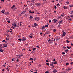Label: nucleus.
<instances>
[{"instance_id":"f257e3e1","label":"nucleus","mask_w":73,"mask_h":73,"mask_svg":"<svg viewBox=\"0 0 73 73\" xmlns=\"http://www.w3.org/2000/svg\"><path fill=\"white\" fill-rule=\"evenodd\" d=\"M12 25L13 27H17V25L16 23H13Z\"/></svg>"},{"instance_id":"f03ea898","label":"nucleus","mask_w":73,"mask_h":73,"mask_svg":"<svg viewBox=\"0 0 73 73\" xmlns=\"http://www.w3.org/2000/svg\"><path fill=\"white\" fill-rule=\"evenodd\" d=\"M63 34L61 35L62 36V37H63V36H65V35H66V33L64 31H63Z\"/></svg>"},{"instance_id":"7ed1b4c3","label":"nucleus","mask_w":73,"mask_h":73,"mask_svg":"<svg viewBox=\"0 0 73 73\" xmlns=\"http://www.w3.org/2000/svg\"><path fill=\"white\" fill-rule=\"evenodd\" d=\"M35 20H37V21H39L40 20V17H36L35 19Z\"/></svg>"},{"instance_id":"20e7f679","label":"nucleus","mask_w":73,"mask_h":73,"mask_svg":"<svg viewBox=\"0 0 73 73\" xmlns=\"http://www.w3.org/2000/svg\"><path fill=\"white\" fill-rule=\"evenodd\" d=\"M33 33H31L30 34L29 37L31 38H32L33 37Z\"/></svg>"},{"instance_id":"39448f33","label":"nucleus","mask_w":73,"mask_h":73,"mask_svg":"<svg viewBox=\"0 0 73 73\" xmlns=\"http://www.w3.org/2000/svg\"><path fill=\"white\" fill-rule=\"evenodd\" d=\"M35 5H37L38 6H40L41 5V3H36L35 4Z\"/></svg>"},{"instance_id":"423d86ee","label":"nucleus","mask_w":73,"mask_h":73,"mask_svg":"<svg viewBox=\"0 0 73 73\" xmlns=\"http://www.w3.org/2000/svg\"><path fill=\"white\" fill-rule=\"evenodd\" d=\"M27 40V38H25L23 37L22 39V41H25Z\"/></svg>"},{"instance_id":"0eeeda50","label":"nucleus","mask_w":73,"mask_h":73,"mask_svg":"<svg viewBox=\"0 0 73 73\" xmlns=\"http://www.w3.org/2000/svg\"><path fill=\"white\" fill-rule=\"evenodd\" d=\"M63 8L65 9H66L68 8V7L66 6H64L63 7Z\"/></svg>"},{"instance_id":"6e6552de","label":"nucleus","mask_w":73,"mask_h":73,"mask_svg":"<svg viewBox=\"0 0 73 73\" xmlns=\"http://www.w3.org/2000/svg\"><path fill=\"white\" fill-rule=\"evenodd\" d=\"M3 45L5 46H3V47H2V48H4L5 47H7V44H3Z\"/></svg>"},{"instance_id":"1a4fd4ad","label":"nucleus","mask_w":73,"mask_h":73,"mask_svg":"<svg viewBox=\"0 0 73 73\" xmlns=\"http://www.w3.org/2000/svg\"><path fill=\"white\" fill-rule=\"evenodd\" d=\"M17 58H20L21 57V56L20 55H17L16 56Z\"/></svg>"},{"instance_id":"9d476101","label":"nucleus","mask_w":73,"mask_h":73,"mask_svg":"<svg viewBox=\"0 0 73 73\" xmlns=\"http://www.w3.org/2000/svg\"><path fill=\"white\" fill-rule=\"evenodd\" d=\"M72 18H70L68 19V21H72Z\"/></svg>"},{"instance_id":"9b49d317","label":"nucleus","mask_w":73,"mask_h":73,"mask_svg":"<svg viewBox=\"0 0 73 73\" xmlns=\"http://www.w3.org/2000/svg\"><path fill=\"white\" fill-rule=\"evenodd\" d=\"M58 23H59V24H62V21H61L59 22H58Z\"/></svg>"},{"instance_id":"f8f14e48","label":"nucleus","mask_w":73,"mask_h":73,"mask_svg":"<svg viewBox=\"0 0 73 73\" xmlns=\"http://www.w3.org/2000/svg\"><path fill=\"white\" fill-rule=\"evenodd\" d=\"M53 72H54V73L55 72H57V70L56 69H54Z\"/></svg>"},{"instance_id":"ddd939ff","label":"nucleus","mask_w":73,"mask_h":73,"mask_svg":"<svg viewBox=\"0 0 73 73\" xmlns=\"http://www.w3.org/2000/svg\"><path fill=\"white\" fill-rule=\"evenodd\" d=\"M65 52L66 53H67L69 52V50L68 49H67L66 50H65Z\"/></svg>"},{"instance_id":"4468645a","label":"nucleus","mask_w":73,"mask_h":73,"mask_svg":"<svg viewBox=\"0 0 73 73\" xmlns=\"http://www.w3.org/2000/svg\"><path fill=\"white\" fill-rule=\"evenodd\" d=\"M60 18H61V16H59L57 18L58 20Z\"/></svg>"},{"instance_id":"2eb2a0df","label":"nucleus","mask_w":73,"mask_h":73,"mask_svg":"<svg viewBox=\"0 0 73 73\" xmlns=\"http://www.w3.org/2000/svg\"><path fill=\"white\" fill-rule=\"evenodd\" d=\"M5 12V10H3L1 11V12H2V13H4Z\"/></svg>"},{"instance_id":"dca6fc26","label":"nucleus","mask_w":73,"mask_h":73,"mask_svg":"<svg viewBox=\"0 0 73 73\" xmlns=\"http://www.w3.org/2000/svg\"><path fill=\"white\" fill-rule=\"evenodd\" d=\"M34 26L35 27H37V25H38L36 23H34Z\"/></svg>"},{"instance_id":"f3484780","label":"nucleus","mask_w":73,"mask_h":73,"mask_svg":"<svg viewBox=\"0 0 73 73\" xmlns=\"http://www.w3.org/2000/svg\"><path fill=\"white\" fill-rule=\"evenodd\" d=\"M53 21H54V22H56L57 21V20H56V19H53Z\"/></svg>"},{"instance_id":"a211bd4d","label":"nucleus","mask_w":73,"mask_h":73,"mask_svg":"<svg viewBox=\"0 0 73 73\" xmlns=\"http://www.w3.org/2000/svg\"><path fill=\"white\" fill-rule=\"evenodd\" d=\"M67 48H68V49H70V48H71V46L69 47L68 46H67Z\"/></svg>"},{"instance_id":"6ab92c4d","label":"nucleus","mask_w":73,"mask_h":73,"mask_svg":"<svg viewBox=\"0 0 73 73\" xmlns=\"http://www.w3.org/2000/svg\"><path fill=\"white\" fill-rule=\"evenodd\" d=\"M33 19V17L31 16L30 17V19Z\"/></svg>"},{"instance_id":"aec40b11","label":"nucleus","mask_w":73,"mask_h":73,"mask_svg":"<svg viewBox=\"0 0 73 73\" xmlns=\"http://www.w3.org/2000/svg\"><path fill=\"white\" fill-rule=\"evenodd\" d=\"M71 68H68L67 69H66V70H71Z\"/></svg>"},{"instance_id":"412c9836","label":"nucleus","mask_w":73,"mask_h":73,"mask_svg":"<svg viewBox=\"0 0 73 73\" xmlns=\"http://www.w3.org/2000/svg\"><path fill=\"white\" fill-rule=\"evenodd\" d=\"M25 12V11H24L22 12V13L21 14H24V13Z\"/></svg>"},{"instance_id":"4be33fe9","label":"nucleus","mask_w":73,"mask_h":73,"mask_svg":"<svg viewBox=\"0 0 73 73\" xmlns=\"http://www.w3.org/2000/svg\"><path fill=\"white\" fill-rule=\"evenodd\" d=\"M4 51V50H2V49H1L0 50V52H3Z\"/></svg>"},{"instance_id":"5701e85b","label":"nucleus","mask_w":73,"mask_h":73,"mask_svg":"<svg viewBox=\"0 0 73 73\" xmlns=\"http://www.w3.org/2000/svg\"><path fill=\"white\" fill-rule=\"evenodd\" d=\"M18 40H19V41H20V42L21 41V40L22 41V39L21 38H19L18 39Z\"/></svg>"},{"instance_id":"b1692460","label":"nucleus","mask_w":73,"mask_h":73,"mask_svg":"<svg viewBox=\"0 0 73 73\" xmlns=\"http://www.w3.org/2000/svg\"><path fill=\"white\" fill-rule=\"evenodd\" d=\"M29 60H31V61H33V59L32 58H30Z\"/></svg>"},{"instance_id":"393cba45","label":"nucleus","mask_w":73,"mask_h":73,"mask_svg":"<svg viewBox=\"0 0 73 73\" xmlns=\"http://www.w3.org/2000/svg\"><path fill=\"white\" fill-rule=\"evenodd\" d=\"M15 7V5H13L12 7H11V8H12V9H13V8H14V7Z\"/></svg>"},{"instance_id":"a878e982","label":"nucleus","mask_w":73,"mask_h":73,"mask_svg":"<svg viewBox=\"0 0 73 73\" xmlns=\"http://www.w3.org/2000/svg\"><path fill=\"white\" fill-rule=\"evenodd\" d=\"M33 51H35V50H36V48H34L33 49Z\"/></svg>"},{"instance_id":"bb28decb","label":"nucleus","mask_w":73,"mask_h":73,"mask_svg":"<svg viewBox=\"0 0 73 73\" xmlns=\"http://www.w3.org/2000/svg\"><path fill=\"white\" fill-rule=\"evenodd\" d=\"M54 64H57V62L56 61H55L54 62Z\"/></svg>"},{"instance_id":"cd10ccee","label":"nucleus","mask_w":73,"mask_h":73,"mask_svg":"<svg viewBox=\"0 0 73 73\" xmlns=\"http://www.w3.org/2000/svg\"><path fill=\"white\" fill-rule=\"evenodd\" d=\"M42 29H45V26H43L42 27Z\"/></svg>"},{"instance_id":"c85d7f7f","label":"nucleus","mask_w":73,"mask_h":73,"mask_svg":"<svg viewBox=\"0 0 73 73\" xmlns=\"http://www.w3.org/2000/svg\"><path fill=\"white\" fill-rule=\"evenodd\" d=\"M29 13H32V11H31V10H30L29 11Z\"/></svg>"},{"instance_id":"c756f323","label":"nucleus","mask_w":73,"mask_h":73,"mask_svg":"<svg viewBox=\"0 0 73 73\" xmlns=\"http://www.w3.org/2000/svg\"><path fill=\"white\" fill-rule=\"evenodd\" d=\"M45 27H46V28H47V27H48V25H46L45 26Z\"/></svg>"},{"instance_id":"7c9ffc66","label":"nucleus","mask_w":73,"mask_h":73,"mask_svg":"<svg viewBox=\"0 0 73 73\" xmlns=\"http://www.w3.org/2000/svg\"><path fill=\"white\" fill-rule=\"evenodd\" d=\"M70 16L71 18H72V19H73V15H70Z\"/></svg>"},{"instance_id":"2f4dec72","label":"nucleus","mask_w":73,"mask_h":73,"mask_svg":"<svg viewBox=\"0 0 73 73\" xmlns=\"http://www.w3.org/2000/svg\"><path fill=\"white\" fill-rule=\"evenodd\" d=\"M46 65H48V66H49V63H46Z\"/></svg>"},{"instance_id":"473e14b6","label":"nucleus","mask_w":73,"mask_h":73,"mask_svg":"<svg viewBox=\"0 0 73 73\" xmlns=\"http://www.w3.org/2000/svg\"><path fill=\"white\" fill-rule=\"evenodd\" d=\"M50 66H53V63L50 64Z\"/></svg>"},{"instance_id":"72a5a7b5","label":"nucleus","mask_w":73,"mask_h":73,"mask_svg":"<svg viewBox=\"0 0 73 73\" xmlns=\"http://www.w3.org/2000/svg\"><path fill=\"white\" fill-rule=\"evenodd\" d=\"M66 41L67 42V43H69V42H70V41H68V40H66Z\"/></svg>"},{"instance_id":"f704fd0d","label":"nucleus","mask_w":73,"mask_h":73,"mask_svg":"<svg viewBox=\"0 0 73 73\" xmlns=\"http://www.w3.org/2000/svg\"><path fill=\"white\" fill-rule=\"evenodd\" d=\"M70 7H73V5H69Z\"/></svg>"},{"instance_id":"c9c22d12","label":"nucleus","mask_w":73,"mask_h":73,"mask_svg":"<svg viewBox=\"0 0 73 73\" xmlns=\"http://www.w3.org/2000/svg\"><path fill=\"white\" fill-rule=\"evenodd\" d=\"M46 62H49V61H48V60H46Z\"/></svg>"},{"instance_id":"e433bc0d","label":"nucleus","mask_w":73,"mask_h":73,"mask_svg":"<svg viewBox=\"0 0 73 73\" xmlns=\"http://www.w3.org/2000/svg\"><path fill=\"white\" fill-rule=\"evenodd\" d=\"M32 70H33V69H32L31 70H30L31 72H32V73H33V72L32 71Z\"/></svg>"},{"instance_id":"4c0bfd02","label":"nucleus","mask_w":73,"mask_h":73,"mask_svg":"<svg viewBox=\"0 0 73 73\" xmlns=\"http://www.w3.org/2000/svg\"><path fill=\"white\" fill-rule=\"evenodd\" d=\"M66 66H67V65H69V63H66Z\"/></svg>"},{"instance_id":"58836bf2","label":"nucleus","mask_w":73,"mask_h":73,"mask_svg":"<svg viewBox=\"0 0 73 73\" xmlns=\"http://www.w3.org/2000/svg\"><path fill=\"white\" fill-rule=\"evenodd\" d=\"M18 25L17 26V27H19V25H20V24L19 23H18Z\"/></svg>"},{"instance_id":"ea45409f","label":"nucleus","mask_w":73,"mask_h":73,"mask_svg":"<svg viewBox=\"0 0 73 73\" xmlns=\"http://www.w3.org/2000/svg\"><path fill=\"white\" fill-rule=\"evenodd\" d=\"M51 21H51V20H49V22L50 23H51Z\"/></svg>"},{"instance_id":"a19ab883","label":"nucleus","mask_w":73,"mask_h":73,"mask_svg":"<svg viewBox=\"0 0 73 73\" xmlns=\"http://www.w3.org/2000/svg\"><path fill=\"white\" fill-rule=\"evenodd\" d=\"M7 22L8 23H10V22H11V21H8Z\"/></svg>"},{"instance_id":"79ce46f5","label":"nucleus","mask_w":73,"mask_h":73,"mask_svg":"<svg viewBox=\"0 0 73 73\" xmlns=\"http://www.w3.org/2000/svg\"><path fill=\"white\" fill-rule=\"evenodd\" d=\"M16 66H20V64H19V65H17V64Z\"/></svg>"},{"instance_id":"37998d69","label":"nucleus","mask_w":73,"mask_h":73,"mask_svg":"<svg viewBox=\"0 0 73 73\" xmlns=\"http://www.w3.org/2000/svg\"><path fill=\"white\" fill-rule=\"evenodd\" d=\"M54 32H56V29H54L53 30Z\"/></svg>"},{"instance_id":"c03bdc74","label":"nucleus","mask_w":73,"mask_h":73,"mask_svg":"<svg viewBox=\"0 0 73 73\" xmlns=\"http://www.w3.org/2000/svg\"><path fill=\"white\" fill-rule=\"evenodd\" d=\"M66 3L68 4L69 3V2L68 1L66 2Z\"/></svg>"},{"instance_id":"a18cd8bd","label":"nucleus","mask_w":73,"mask_h":73,"mask_svg":"<svg viewBox=\"0 0 73 73\" xmlns=\"http://www.w3.org/2000/svg\"><path fill=\"white\" fill-rule=\"evenodd\" d=\"M62 54H65V53L64 52H63L62 53Z\"/></svg>"},{"instance_id":"49530a36","label":"nucleus","mask_w":73,"mask_h":73,"mask_svg":"<svg viewBox=\"0 0 73 73\" xmlns=\"http://www.w3.org/2000/svg\"><path fill=\"white\" fill-rule=\"evenodd\" d=\"M56 8H57V7H56V5H55L54 6V9H56Z\"/></svg>"},{"instance_id":"de8ad7c7","label":"nucleus","mask_w":73,"mask_h":73,"mask_svg":"<svg viewBox=\"0 0 73 73\" xmlns=\"http://www.w3.org/2000/svg\"><path fill=\"white\" fill-rule=\"evenodd\" d=\"M39 46H36V47L37 48H39Z\"/></svg>"},{"instance_id":"09e8293b","label":"nucleus","mask_w":73,"mask_h":73,"mask_svg":"<svg viewBox=\"0 0 73 73\" xmlns=\"http://www.w3.org/2000/svg\"><path fill=\"white\" fill-rule=\"evenodd\" d=\"M46 73H49V71H47L45 72Z\"/></svg>"},{"instance_id":"8fccbe9b","label":"nucleus","mask_w":73,"mask_h":73,"mask_svg":"<svg viewBox=\"0 0 73 73\" xmlns=\"http://www.w3.org/2000/svg\"><path fill=\"white\" fill-rule=\"evenodd\" d=\"M51 41V40H50V39H49V40H48V42H49V41Z\"/></svg>"},{"instance_id":"3c124183","label":"nucleus","mask_w":73,"mask_h":73,"mask_svg":"<svg viewBox=\"0 0 73 73\" xmlns=\"http://www.w3.org/2000/svg\"><path fill=\"white\" fill-rule=\"evenodd\" d=\"M61 16H62V17H64V14H62V15H61Z\"/></svg>"},{"instance_id":"603ef678","label":"nucleus","mask_w":73,"mask_h":73,"mask_svg":"<svg viewBox=\"0 0 73 73\" xmlns=\"http://www.w3.org/2000/svg\"><path fill=\"white\" fill-rule=\"evenodd\" d=\"M6 20H9V18H6Z\"/></svg>"},{"instance_id":"864d4df0","label":"nucleus","mask_w":73,"mask_h":73,"mask_svg":"<svg viewBox=\"0 0 73 73\" xmlns=\"http://www.w3.org/2000/svg\"><path fill=\"white\" fill-rule=\"evenodd\" d=\"M60 26H61V25H58V27H60Z\"/></svg>"},{"instance_id":"5fc2aeb1","label":"nucleus","mask_w":73,"mask_h":73,"mask_svg":"<svg viewBox=\"0 0 73 73\" xmlns=\"http://www.w3.org/2000/svg\"><path fill=\"white\" fill-rule=\"evenodd\" d=\"M73 62H71V64L72 65H73Z\"/></svg>"},{"instance_id":"6e6d98bb","label":"nucleus","mask_w":73,"mask_h":73,"mask_svg":"<svg viewBox=\"0 0 73 73\" xmlns=\"http://www.w3.org/2000/svg\"><path fill=\"white\" fill-rule=\"evenodd\" d=\"M57 6H59V3H58L57 4Z\"/></svg>"},{"instance_id":"4d7b16f0","label":"nucleus","mask_w":73,"mask_h":73,"mask_svg":"<svg viewBox=\"0 0 73 73\" xmlns=\"http://www.w3.org/2000/svg\"><path fill=\"white\" fill-rule=\"evenodd\" d=\"M16 61H17V62H18V61H19V59H17L16 60Z\"/></svg>"},{"instance_id":"13d9d810","label":"nucleus","mask_w":73,"mask_h":73,"mask_svg":"<svg viewBox=\"0 0 73 73\" xmlns=\"http://www.w3.org/2000/svg\"><path fill=\"white\" fill-rule=\"evenodd\" d=\"M5 40H3L2 42H5Z\"/></svg>"},{"instance_id":"bf43d9fd","label":"nucleus","mask_w":73,"mask_h":73,"mask_svg":"<svg viewBox=\"0 0 73 73\" xmlns=\"http://www.w3.org/2000/svg\"><path fill=\"white\" fill-rule=\"evenodd\" d=\"M40 35H42V33H40Z\"/></svg>"},{"instance_id":"052dcab7","label":"nucleus","mask_w":73,"mask_h":73,"mask_svg":"<svg viewBox=\"0 0 73 73\" xmlns=\"http://www.w3.org/2000/svg\"><path fill=\"white\" fill-rule=\"evenodd\" d=\"M25 50V48H23V49L22 50Z\"/></svg>"},{"instance_id":"680f3d73","label":"nucleus","mask_w":73,"mask_h":73,"mask_svg":"<svg viewBox=\"0 0 73 73\" xmlns=\"http://www.w3.org/2000/svg\"><path fill=\"white\" fill-rule=\"evenodd\" d=\"M55 60L56 59H55V58L54 59V60H53L54 61H56Z\"/></svg>"},{"instance_id":"e2e57ef3","label":"nucleus","mask_w":73,"mask_h":73,"mask_svg":"<svg viewBox=\"0 0 73 73\" xmlns=\"http://www.w3.org/2000/svg\"><path fill=\"white\" fill-rule=\"evenodd\" d=\"M35 53V52L33 51L31 53Z\"/></svg>"},{"instance_id":"0e129e2a","label":"nucleus","mask_w":73,"mask_h":73,"mask_svg":"<svg viewBox=\"0 0 73 73\" xmlns=\"http://www.w3.org/2000/svg\"><path fill=\"white\" fill-rule=\"evenodd\" d=\"M46 33H47L48 34L49 33V32L48 31H47L46 32Z\"/></svg>"},{"instance_id":"69168bd1","label":"nucleus","mask_w":73,"mask_h":73,"mask_svg":"<svg viewBox=\"0 0 73 73\" xmlns=\"http://www.w3.org/2000/svg\"><path fill=\"white\" fill-rule=\"evenodd\" d=\"M7 15H9V13H7Z\"/></svg>"},{"instance_id":"338daca9","label":"nucleus","mask_w":73,"mask_h":73,"mask_svg":"<svg viewBox=\"0 0 73 73\" xmlns=\"http://www.w3.org/2000/svg\"><path fill=\"white\" fill-rule=\"evenodd\" d=\"M71 45H72V46H73V43H71Z\"/></svg>"},{"instance_id":"774afa93","label":"nucleus","mask_w":73,"mask_h":73,"mask_svg":"<svg viewBox=\"0 0 73 73\" xmlns=\"http://www.w3.org/2000/svg\"><path fill=\"white\" fill-rule=\"evenodd\" d=\"M34 73H38L37 72H35Z\"/></svg>"}]
</instances>
